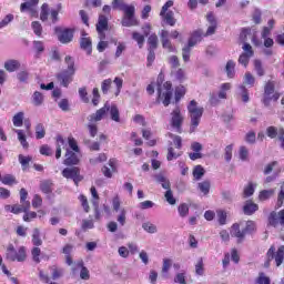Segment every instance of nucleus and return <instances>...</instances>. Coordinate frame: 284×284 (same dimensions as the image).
Wrapping results in <instances>:
<instances>
[{
  "mask_svg": "<svg viewBox=\"0 0 284 284\" xmlns=\"http://www.w3.org/2000/svg\"><path fill=\"white\" fill-rule=\"evenodd\" d=\"M21 212H30V202H24L23 204L12 205V214H21Z\"/></svg>",
  "mask_w": 284,
  "mask_h": 284,
  "instance_id": "c85d7f7f",
  "label": "nucleus"
},
{
  "mask_svg": "<svg viewBox=\"0 0 284 284\" xmlns=\"http://www.w3.org/2000/svg\"><path fill=\"white\" fill-rule=\"evenodd\" d=\"M239 156L242 161H248L250 159V150L247 149V146L242 145L239 149Z\"/></svg>",
  "mask_w": 284,
  "mask_h": 284,
  "instance_id": "c03bdc74",
  "label": "nucleus"
},
{
  "mask_svg": "<svg viewBox=\"0 0 284 284\" xmlns=\"http://www.w3.org/2000/svg\"><path fill=\"white\" fill-rule=\"evenodd\" d=\"M55 32L60 43H70L72 42V39H74V30L72 29H64L61 31V28L55 27Z\"/></svg>",
  "mask_w": 284,
  "mask_h": 284,
  "instance_id": "ddd939ff",
  "label": "nucleus"
},
{
  "mask_svg": "<svg viewBox=\"0 0 284 284\" xmlns=\"http://www.w3.org/2000/svg\"><path fill=\"white\" fill-rule=\"evenodd\" d=\"M61 10V4L58 6V9H51L48 3H43L41 7L40 19L41 21H48V17L51 14L52 23L59 21V12Z\"/></svg>",
  "mask_w": 284,
  "mask_h": 284,
  "instance_id": "1a4fd4ad",
  "label": "nucleus"
},
{
  "mask_svg": "<svg viewBox=\"0 0 284 284\" xmlns=\"http://www.w3.org/2000/svg\"><path fill=\"white\" fill-rule=\"evenodd\" d=\"M172 82H165L163 84V78L159 75L158 78V103H163L164 108L170 105V101H172Z\"/></svg>",
  "mask_w": 284,
  "mask_h": 284,
  "instance_id": "f03ea898",
  "label": "nucleus"
},
{
  "mask_svg": "<svg viewBox=\"0 0 284 284\" xmlns=\"http://www.w3.org/2000/svg\"><path fill=\"white\" fill-rule=\"evenodd\" d=\"M73 71H65L63 70L62 72L58 73L57 79L63 85V88H68L72 81V78L74 77Z\"/></svg>",
  "mask_w": 284,
  "mask_h": 284,
  "instance_id": "2eb2a0df",
  "label": "nucleus"
},
{
  "mask_svg": "<svg viewBox=\"0 0 284 284\" xmlns=\"http://www.w3.org/2000/svg\"><path fill=\"white\" fill-rule=\"evenodd\" d=\"M40 189H41V192H43V194H50V192H52V182L43 181L40 184Z\"/></svg>",
  "mask_w": 284,
  "mask_h": 284,
  "instance_id": "5fc2aeb1",
  "label": "nucleus"
},
{
  "mask_svg": "<svg viewBox=\"0 0 284 284\" xmlns=\"http://www.w3.org/2000/svg\"><path fill=\"white\" fill-rule=\"evenodd\" d=\"M272 196H274V189L261 191L258 199L260 201H267V199H272Z\"/></svg>",
  "mask_w": 284,
  "mask_h": 284,
  "instance_id": "49530a36",
  "label": "nucleus"
},
{
  "mask_svg": "<svg viewBox=\"0 0 284 284\" xmlns=\"http://www.w3.org/2000/svg\"><path fill=\"white\" fill-rule=\"evenodd\" d=\"M31 255L34 263H41V248H39V246H36L31 250Z\"/></svg>",
  "mask_w": 284,
  "mask_h": 284,
  "instance_id": "13d9d810",
  "label": "nucleus"
},
{
  "mask_svg": "<svg viewBox=\"0 0 284 284\" xmlns=\"http://www.w3.org/2000/svg\"><path fill=\"white\" fill-rule=\"evenodd\" d=\"M229 90H232V83L226 82L220 85V91L217 93L211 92L209 98L210 105H212L213 108H216V105L221 103V99H227Z\"/></svg>",
  "mask_w": 284,
  "mask_h": 284,
  "instance_id": "423d86ee",
  "label": "nucleus"
},
{
  "mask_svg": "<svg viewBox=\"0 0 284 284\" xmlns=\"http://www.w3.org/2000/svg\"><path fill=\"white\" fill-rule=\"evenodd\" d=\"M253 65L257 77H265V69L263 68V62L261 60H254Z\"/></svg>",
  "mask_w": 284,
  "mask_h": 284,
  "instance_id": "c9c22d12",
  "label": "nucleus"
},
{
  "mask_svg": "<svg viewBox=\"0 0 284 284\" xmlns=\"http://www.w3.org/2000/svg\"><path fill=\"white\" fill-rule=\"evenodd\" d=\"M190 54H192V47H190L189 44H186V47H184L182 49V59L185 63H187V61H190Z\"/></svg>",
  "mask_w": 284,
  "mask_h": 284,
  "instance_id": "bf43d9fd",
  "label": "nucleus"
},
{
  "mask_svg": "<svg viewBox=\"0 0 284 284\" xmlns=\"http://www.w3.org/2000/svg\"><path fill=\"white\" fill-rule=\"evenodd\" d=\"M14 132L18 135V141L20 142V145H22V148L24 150H28V148H30V144L28 143V140L26 139V131H23L21 129H14Z\"/></svg>",
  "mask_w": 284,
  "mask_h": 284,
  "instance_id": "cd10ccee",
  "label": "nucleus"
},
{
  "mask_svg": "<svg viewBox=\"0 0 284 284\" xmlns=\"http://www.w3.org/2000/svg\"><path fill=\"white\" fill-rule=\"evenodd\" d=\"M108 30V17L100 14L97 23V32H105Z\"/></svg>",
  "mask_w": 284,
  "mask_h": 284,
  "instance_id": "c756f323",
  "label": "nucleus"
},
{
  "mask_svg": "<svg viewBox=\"0 0 284 284\" xmlns=\"http://www.w3.org/2000/svg\"><path fill=\"white\" fill-rule=\"evenodd\" d=\"M236 68V62L233 60H229L225 65V72L229 77V79H234V75L236 74V71H234Z\"/></svg>",
  "mask_w": 284,
  "mask_h": 284,
  "instance_id": "2f4dec72",
  "label": "nucleus"
},
{
  "mask_svg": "<svg viewBox=\"0 0 284 284\" xmlns=\"http://www.w3.org/2000/svg\"><path fill=\"white\" fill-rule=\"evenodd\" d=\"M179 156H181V153H176L174 148L169 146L166 155L168 161H174V159H179Z\"/></svg>",
  "mask_w": 284,
  "mask_h": 284,
  "instance_id": "69168bd1",
  "label": "nucleus"
},
{
  "mask_svg": "<svg viewBox=\"0 0 284 284\" xmlns=\"http://www.w3.org/2000/svg\"><path fill=\"white\" fill-rule=\"evenodd\" d=\"M148 50H156L159 48V37L156 36V33H152L148 38Z\"/></svg>",
  "mask_w": 284,
  "mask_h": 284,
  "instance_id": "72a5a7b5",
  "label": "nucleus"
},
{
  "mask_svg": "<svg viewBox=\"0 0 284 284\" xmlns=\"http://www.w3.org/2000/svg\"><path fill=\"white\" fill-rule=\"evenodd\" d=\"M245 234L247 233H245L244 229L241 231V225H232L231 236L237 239V243H243V241H245Z\"/></svg>",
  "mask_w": 284,
  "mask_h": 284,
  "instance_id": "6ab92c4d",
  "label": "nucleus"
},
{
  "mask_svg": "<svg viewBox=\"0 0 284 284\" xmlns=\"http://www.w3.org/2000/svg\"><path fill=\"white\" fill-rule=\"evenodd\" d=\"M205 175V169L201 165H196L193 170V176L196 181H201L203 176Z\"/></svg>",
  "mask_w": 284,
  "mask_h": 284,
  "instance_id": "37998d69",
  "label": "nucleus"
},
{
  "mask_svg": "<svg viewBox=\"0 0 284 284\" xmlns=\"http://www.w3.org/2000/svg\"><path fill=\"white\" fill-rule=\"evenodd\" d=\"M108 112H110V104L106 102L103 108L95 111V113H92L88 116V121L90 123H99V121H103L105 116H108Z\"/></svg>",
  "mask_w": 284,
  "mask_h": 284,
  "instance_id": "f8f14e48",
  "label": "nucleus"
},
{
  "mask_svg": "<svg viewBox=\"0 0 284 284\" xmlns=\"http://www.w3.org/2000/svg\"><path fill=\"white\" fill-rule=\"evenodd\" d=\"M199 190L203 194H210V181H204V182L199 183Z\"/></svg>",
  "mask_w": 284,
  "mask_h": 284,
  "instance_id": "774afa93",
  "label": "nucleus"
},
{
  "mask_svg": "<svg viewBox=\"0 0 284 284\" xmlns=\"http://www.w3.org/2000/svg\"><path fill=\"white\" fill-rule=\"evenodd\" d=\"M274 92V82L268 81L264 87L263 103L267 108L272 101V93Z\"/></svg>",
  "mask_w": 284,
  "mask_h": 284,
  "instance_id": "f3484780",
  "label": "nucleus"
},
{
  "mask_svg": "<svg viewBox=\"0 0 284 284\" xmlns=\"http://www.w3.org/2000/svg\"><path fill=\"white\" fill-rule=\"evenodd\" d=\"M102 174L105 176V179H112V174L116 172V166L114 165V160H110L108 165H104L101 169Z\"/></svg>",
  "mask_w": 284,
  "mask_h": 284,
  "instance_id": "412c9836",
  "label": "nucleus"
},
{
  "mask_svg": "<svg viewBox=\"0 0 284 284\" xmlns=\"http://www.w3.org/2000/svg\"><path fill=\"white\" fill-rule=\"evenodd\" d=\"M45 138V126L43 123H38L36 125V139L41 140Z\"/></svg>",
  "mask_w": 284,
  "mask_h": 284,
  "instance_id": "a19ab883",
  "label": "nucleus"
},
{
  "mask_svg": "<svg viewBox=\"0 0 284 284\" xmlns=\"http://www.w3.org/2000/svg\"><path fill=\"white\" fill-rule=\"evenodd\" d=\"M258 210V204L252 202V201H246L244 206H243V212L246 214V216H252L254 212H257Z\"/></svg>",
  "mask_w": 284,
  "mask_h": 284,
  "instance_id": "5701e85b",
  "label": "nucleus"
},
{
  "mask_svg": "<svg viewBox=\"0 0 284 284\" xmlns=\"http://www.w3.org/2000/svg\"><path fill=\"white\" fill-rule=\"evenodd\" d=\"M62 176L64 179H71L75 185H79L83 181V175H81V169L79 166L65 168L62 170Z\"/></svg>",
  "mask_w": 284,
  "mask_h": 284,
  "instance_id": "9d476101",
  "label": "nucleus"
},
{
  "mask_svg": "<svg viewBox=\"0 0 284 284\" xmlns=\"http://www.w3.org/2000/svg\"><path fill=\"white\" fill-rule=\"evenodd\" d=\"M256 284H272V280L265 275V273L261 272L255 280Z\"/></svg>",
  "mask_w": 284,
  "mask_h": 284,
  "instance_id": "3c124183",
  "label": "nucleus"
},
{
  "mask_svg": "<svg viewBox=\"0 0 284 284\" xmlns=\"http://www.w3.org/2000/svg\"><path fill=\"white\" fill-rule=\"evenodd\" d=\"M64 63L67 64L65 71L68 72H77V69H74V58L67 55L64 58Z\"/></svg>",
  "mask_w": 284,
  "mask_h": 284,
  "instance_id": "a18cd8bd",
  "label": "nucleus"
},
{
  "mask_svg": "<svg viewBox=\"0 0 284 284\" xmlns=\"http://www.w3.org/2000/svg\"><path fill=\"white\" fill-rule=\"evenodd\" d=\"M39 3V0H29L20 6V12H26V10H32L34 6Z\"/></svg>",
  "mask_w": 284,
  "mask_h": 284,
  "instance_id": "58836bf2",
  "label": "nucleus"
},
{
  "mask_svg": "<svg viewBox=\"0 0 284 284\" xmlns=\"http://www.w3.org/2000/svg\"><path fill=\"white\" fill-rule=\"evenodd\" d=\"M164 199L169 205H176V199L174 197V193H172V189L166 190Z\"/></svg>",
  "mask_w": 284,
  "mask_h": 284,
  "instance_id": "de8ad7c7",
  "label": "nucleus"
},
{
  "mask_svg": "<svg viewBox=\"0 0 284 284\" xmlns=\"http://www.w3.org/2000/svg\"><path fill=\"white\" fill-rule=\"evenodd\" d=\"M81 159L79 158V154H77V152L67 149L65 152V159L63 161L64 165H79Z\"/></svg>",
  "mask_w": 284,
  "mask_h": 284,
  "instance_id": "dca6fc26",
  "label": "nucleus"
},
{
  "mask_svg": "<svg viewBox=\"0 0 284 284\" xmlns=\"http://www.w3.org/2000/svg\"><path fill=\"white\" fill-rule=\"evenodd\" d=\"M18 159L19 163L22 165V170L28 169V165H30V161H32V156H24L23 154H20Z\"/></svg>",
  "mask_w": 284,
  "mask_h": 284,
  "instance_id": "8fccbe9b",
  "label": "nucleus"
},
{
  "mask_svg": "<svg viewBox=\"0 0 284 284\" xmlns=\"http://www.w3.org/2000/svg\"><path fill=\"white\" fill-rule=\"evenodd\" d=\"M23 119H26V113L23 111L16 113L12 118V123H13L14 128H22Z\"/></svg>",
  "mask_w": 284,
  "mask_h": 284,
  "instance_id": "7c9ffc66",
  "label": "nucleus"
},
{
  "mask_svg": "<svg viewBox=\"0 0 284 284\" xmlns=\"http://www.w3.org/2000/svg\"><path fill=\"white\" fill-rule=\"evenodd\" d=\"M187 112L191 119L189 132L192 134L196 132V128H199L201 124V119L203 118V112H205V109H203V106H199V102H196V100H191L187 105Z\"/></svg>",
  "mask_w": 284,
  "mask_h": 284,
  "instance_id": "f257e3e1",
  "label": "nucleus"
},
{
  "mask_svg": "<svg viewBox=\"0 0 284 284\" xmlns=\"http://www.w3.org/2000/svg\"><path fill=\"white\" fill-rule=\"evenodd\" d=\"M174 6V1L169 0L165 2V4L162 7L160 11V17L162 18V21H165L168 26H176V19H174V11H170V8Z\"/></svg>",
  "mask_w": 284,
  "mask_h": 284,
  "instance_id": "6e6552de",
  "label": "nucleus"
},
{
  "mask_svg": "<svg viewBox=\"0 0 284 284\" xmlns=\"http://www.w3.org/2000/svg\"><path fill=\"white\" fill-rule=\"evenodd\" d=\"M80 48L81 50H85L87 54H92V39L88 38V33H85V31H82Z\"/></svg>",
  "mask_w": 284,
  "mask_h": 284,
  "instance_id": "a211bd4d",
  "label": "nucleus"
},
{
  "mask_svg": "<svg viewBox=\"0 0 284 284\" xmlns=\"http://www.w3.org/2000/svg\"><path fill=\"white\" fill-rule=\"evenodd\" d=\"M142 229L144 232H148V234H156V232H159V229L152 222H144Z\"/></svg>",
  "mask_w": 284,
  "mask_h": 284,
  "instance_id": "e433bc0d",
  "label": "nucleus"
},
{
  "mask_svg": "<svg viewBox=\"0 0 284 284\" xmlns=\"http://www.w3.org/2000/svg\"><path fill=\"white\" fill-rule=\"evenodd\" d=\"M266 136H268V139H276L278 136V129L276 126H267Z\"/></svg>",
  "mask_w": 284,
  "mask_h": 284,
  "instance_id": "6e6d98bb",
  "label": "nucleus"
},
{
  "mask_svg": "<svg viewBox=\"0 0 284 284\" xmlns=\"http://www.w3.org/2000/svg\"><path fill=\"white\" fill-rule=\"evenodd\" d=\"M1 182L3 183V185H12L17 183V179L12 174H7L2 178Z\"/></svg>",
  "mask_w": 284,
  "mask_h": 284,
  "instance_id": "680f3d73",
  "label": "nucleus"
},
{
  "mask_svg": "<svg viewBox=\"0 0 284 284\" xmlns=\"http://www.w3.org/2000/svg\"><path fill=\"white\" fill-rule=\"evenodd\" d=\"M202 39H203L202 30H197V31L193 32L187 42L189 48H194V45H196V43H201Z\"/></svg>",
  "mask_w": 284,
  "mask_h": 284,
  "instance_id": "4be33fe9",
  "label": "nucleus"
},
{
  "mask_svg": "<svg viewBox=\"0 0 284 284\" xmlns=\"http://www.w3.org/2000/svg\"><path fill=\"white\" fill-rule=\"evenodd\" d=\"M130 6L123 3V0H113L112 1V9L113 10H122V12H125Z\"/></svg>",
  "mask_w": 284,
  "mask_h": 284,
  "instance_id": "ea45409f",
  "label": "nucleus"
},
{
  "mask_svg": "<svg viewBox=\"0 0 284 284\" xmlns=\"http://www.w3.org/2000/svg\"><path fill=\"white\" fill-rule=\"evenodd\" d=\"M266 262L265 267H270V262L274 261L276 267H281L282 263H284V245L278 246L276 250V246L271 245V247L266 252Z\"/></svg>",
  "mask_w": 284,
  "mask_h": 284,
  "instance_id": "20e7f679",
  "label": "nucleus"
},
{
  "mask_svg": "<svg viewBox=\"0 0 284 284\" xmlns=\"http://www.w3.org/2000/svg\"><path fill=\"white\" fill-rule=\"evenodd\" d=\"M156 183H160L162 185L163 190H172V184L170 183V180L165 178V175L159 173L154 176Z\"/></svg>",
  "mask_w": 284,
  "mask_h": 284,
  "instance_id": "b1692460",
  "label": "nucleus"
},
{
  "mask_svg": "<svg viewBox=\"0 0 284 284\" xmlns=\"http://www.w3.org/2000/svg\"><path fill=\"white\" fill-rule=\"evenodd\" d=\"M6 256L8 258V261H18V263H23V261H26V247L24 246H20L17 251V248H14L13 244H9L7 246V253Z\"/></svg>",
  "mask_w": 284,
  "mask_h": 284,
  "instance_id": "0eeeda50",
  "label": "nucleus"
},
{
  "mask_svg": "<svg viewBox=\"0 0 284 284\" xmlns=\"http://www.w3.org/2000/svg\"><path fill=\"white\" fill-rule=\"evenodd\" d=\"M183 97H185V87H178L175 89V103H179Z\"/></svg>",
  "mask_w": 284,
  "mask_h": 284,
  "instance_id": "e2e57ef3",
  "label": "nucleus"
},
{
  "mask_svg": "<svg viewBox=\"0 0 284 284\" xmlns=\"http://www.w3.org/2000/svg\"><path fill=\"white\" fill-rule=\"evenodd\" d=\"M134 12H136V9L134 6H130V8H126L124 11V16L122 19V26L124 28H132L133 26H139V21H136V18L134 17Z\"/></svg>",
  "mask_w": 284,
  "mask_h": 284,
  "instance_id": "9b49d317",
  "label": "nucleus"
},
{
  "mask_svg": "<svg viewBox=\"0 0 284 284\" xmlns=\"http://www.w3.org/2000/svg\"><path fill=\"white\" fill-rule=\"evenodd\" d=\"M109 114L111 116V121H114L115 123H121V113L119 112V106H116V104L110 105Z\"/></svg>",
  "mask_w": 284,
  "mask_h": 284,
  "instance_id": "393cba45",
  "label": "nucleus"
},
{
  "mask_svg": "<svg viewBox=\"0 0 284 284\" xmlns=\"http://www.w3.org/2000/svg\"><path fill=\"white\" fill-rule=\"evenodd\" d=\"M68 144H69V148H71V150L73 152H75L77 154H79V152H81V150L79 149V144L77 143V140L74 138L69 136Z\"/></svg>",
  "mask_w": 284,
  "mask_h": 284,
  "instance_id": "603ef678",
  "label": "nucleus"
},
{
  "mask_svg": "<svg viewBox=\"0 0 284 284\" xmlns=\"http://www.w3.org/2000/svg\"><path fill=\"white\" fill-rule=\"evenodd\" d=\"M247 34H250V29H243L241 33V39L244 42L242 47V50H244V52L239 58V63L241 65H244L245 68L250 65V59L254 57V50L252 49V44L247 43V40L245 39Z\"/></svg>",
  "mask_w": 284,
  "mask_h": 284,
  "instance_id": "7ed1b4c3",
  "label": "nucleus"
},
{
  "mask_svg": "<svg viewBox=\"0 0 284 284\" xmlns=\"http://www.w3.org/2000/svg\"><path fill=\"white\" fill-rule=\"evenodd\" d=\"M160 37L164 50H168V52H176V47L172 45V41H170V32L168 30H162Z\"/></svg>",
  "mask_w": 284,
  "mask_h": 284,
  "instance_id": "4468645a",
  "label": "nucleus"
},
{
  "mask_svg": "<svg viewBox=\"0 0 284 284\" xmlns=\"http://www.w3.org/2000/svg\"><path fill=\"white\" fill-rule=\"evenodd\" d=\"M203 257H200L197 260V263L195 264V274L197 276H203L205 274V268L203 267Z\"/></svg>",
  "mask_w": 284,
  "mask_h": 284,
  "instance_id": "09e8293b",
  "label": "nucleus"
},
{
  "mask_svg": "<svg viewBox=\"0 0 284 284\" xmlns=\"http://www.w3.org/2000/svg\"><path fill=\"white\" fill-rule=\"evenodd\" d=\"M21 68L19 60H8L4 62V70L7 72H17Z\"/></svg>",
  "mask_w": 284,
  "mask_h": 284,
  "instance_id": "bb28decb",
  "label": "nucleus"
},
{
  "mask_svg": "<svg viewBox=\"0 0 284 284\" xmlns=\"http://www.w3.org/2000/svg\"><path fill=\"white\" fill-rule=\"evenodd\" d=\"M31 28H32L34 34H37V37H41V33L43 32V27H41V22L33 21L31 24Z\"/></svg>",
  "mask_w": 284,
  "mask_h": 284,
  "instance_id": "052dcab7",
  "label": "nucleus"
},
{
  "mask_svg": "<svg viewBox=\"0 0 284 284\" xmlns=\"http://www.w3.org/2000/svg\"><path fill=\"white\" fill-rule=\"evenodd\" d=\"M239 95L241 97L243 103H250V91L244 84L239 85Z\"/></svg>",
  "mask_w": 284,
  "mask_h": 284,
  "instance_id": "473e14b6",
  "label": "nucleus"
},
{
  "mask_svg": "<svg viewBox=\"0 0 284 284\" xmlns=\"http://www.w3.org/2000/svg\"><path fill=\"white\" fill-rule=\"evenodd\" d=\"M31 243L34 247H41V245H43V240H41V230L37 227L33 229Z\"/></svg>",
  "mask_w": 284,
  "mask_h": 284,
  "instance_id": "a878e982",
  "label": "nucleus"
},
{
  "mask_svg": "<svg viewBox=\"0 0 284 284\" xmlns=\"http://www.w3.org/2000/svg\"><path fill=\"white\" fill-rule=\"evenodd\" d=\"M254 183L250 182L247 186L244 187L243 196L244 199H247L254 194Z\"/></svg>",
  "mask_w": 284,
  "mask_h": 284,
  "instance_id": "4d7b16f0",
  "label": "nucleus"
},
{
  "mask_svg": "<svg viewBox=\"0 0 284 284\" xmlns=\"http://www.w3.org/2000/svg\"><path fill=\"white\" fill-rule=\"evenodd\" d=\"M79 268H81L80 278H82V281H90V271L88 267L83 266V261H79L72 270L77 272Z\"/></svg>",
  "mask_w": 284,
  "mask_h": 284,
  "instance_id": "aec40b11",
  "label": "nucleus"
},
{
  "mask_svg": "<svg viewBox=\"0 0 284 284\" xmlns=\"http://www.w3.org/2000/svg\"><path fill=\"white\" fill-rule=\"evenodd\" d=\"M256 230V223L254 221H247L244 227L245 234H252Z\"/></svg>",
  "mask_w": 284,
  "mask_h": 284,
  "instance_id": "338daca9",
  "label": "nucleus"
},
{
  "mask_svg": "<svg viewBox=\"0 0 284 284\" xmlns=\"http://www.w3.org/2000/svg\"><path fill=\"white\" fill-rule=\"evenodd\" d=\"M132 39H133V41H136L140 49L143 48V45L145 43V36L141 34L138 31H134L132 33Z\"/></svg>",
  "mask_w": 284,
  "mask_h": 284,
  "instance_id": "4c0bfd02",
  "label": "nucleus"
},
{
  "mask_svg": "<svg viewBox=\"0 0 284 284\" xmlns=\"http://www.w3.org/2000/svg\"><path fill=\"white\" fill-rule=\"evenodd\" d=\"M185 121V116L181 112V106H175L171 113H170V120L169 123L178 134H181L183 132V123Z\"/></svg>",
  "mask_w": 284,
  "mask_h": 284,
  "instance_id": "39448f33",
  "label": "nucleus"
},
{
  "mask_svg": "<svg viewBox=\"0 0 284 284\" xmlns=\"http://www.w3.org/2000/svg\"><path fill=\"white\" fill-rule=\"evenodd\" d=\"M32 103L37 108H39V105H43V94L39 91H36L32 95Z\"/></svg>",
  "mask_w": 284,
  "mask_h": 284,
  "instance_id": "79ce46f5",
  "label": "nucleus"
},
{
  "mask_svg": "<svg viewBox=\"0 0 284 284\" xmlns=\"http://www.w3.org/2000/svg\"><path fill=\"white\" fill-rule=\"evenodd\" d=\"M178 213H179V216H181V219L187 217L190 214V205L187 203H181L178 206Z\"/></svg>",
  "mask_w": 284,
  "mask_h": 284,
  "instance_id": "f704fd0d",
  "label": "nucleus"
},
{
  "mask_svg": "<svg viewBox=\"0 0 284 284\" xmlns=\"http://www.w3.org/2000/svg\"><path fill=\"white\" fill-rule=\"evenodd\" d=\"M110 88H112V79L103 80L101 84L102 93L108 94V92L110 91Z\"/></svg>",
  "mask_w": 284,
  "mask_h": 284,
  "instance_id": "0e129e2a",
  "label": "nucleus"
},
{
  "mask_svg": "<svg viewBox=\"0 0 284 284\" xmlns=\"http://www.w3.org/2000/svg\"><path fill=\"white\" fill-rule=\"evenodd\" d=\"M244 83L245 85H250L251 88H254V83H256V78L252 75L250 72H246L244 74Z\"/></svg>",
  "mask_w": 284,
  "mask_h": 284,
  "instance_id": "864d4df0",
  "label": "nucleus"
}]
</instances>
